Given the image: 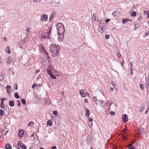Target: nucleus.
<instances>
[{"instance_id": "2", "label": "nucleus", "mask_w": 149, "mask_h": 149, "mask_svg": "<svg viewBox=\"0 0 149 149\" xmlns=\"http://www.w3.org/2000/svg\"><path fill=\"white\" fill-rule=\"evenodd\" d=\"M57 33H64L65 28L63 24L61 22L58 23L56 25Z\"/></svg>"}, {"instance_id": "33", "label": "nucleus", "mask_w": 149, "mask_h": 149, "mask_svg": "<svg viewBox=\"0 0 149 149\" xmlns=\"http://www.w3.org/2000/svg\"><path fill=\"white\" fill-rule=\"evenodd\" d=\"M53 114L56 116L58 115V113L57 111H53Z\"/></svg>"}, {"instance_id": "28", "label": "nucleus", "mask_w": 149, "mask_h": 149, "mask_svg": "<svg viewBox=\"0 0 149 149\" xmlns=\"http://www.w3.org/2000/svg\"><path fill=\"white\" fill-rule=\"evenodd\" d=\"M110 84L113 85V87H116V85L113 81H111Z\"/></svg>"}, {"instance_id": "49", "label": "nucleus", "mask_w": 149, "mask_h": 149, "mask_svg": "<svg viewBox=\"0 0 149 149\" xmlns=\"http://www.w3.org/2000/svg\"><path fill=\"white\" fill-rule=\"evenodd\" d=\"M41 0H33V2H39L41 1Z\"/></svg>"}, {"instance_id": "32", "label": "nucleus", "mask_w": 149, "mask_h": 149, "mask_svg": "<svg viewBox=\"0 0 149 149\" xmlns=\"http://www.w3.org/2000/svg\"><path fill=\"white\" fill-rule=\"evenodd\" d=\"M3 111H4L2 109H0V116H3Z\"/></svg>"}, {"instance_id": "17", "label": "nucleus", "mask_w": 149, "mask_h": 149, "mask_svg": "<svg viewBox=\"0 0 149 149\" xmlns=\"http://www.w3.org/2000/svg\"><path fill=\"white\" fill-rule=\"evenodd\" d=\"M4 112H7L8 113L9 111V108L8 107H5L4 108V109L3 110ZM8 115V113L7 116Z\"/></svg>"}, {"instance_id": "3", "label": "nucleus", "mask_w": 149, "mask_h": 149, "mask_svg": "<svg viewBox=\"0 0 149 149\" xmlns=\"http://www.w3.org/2000/svg\"><path fill=\"white\" fill-rule=\"evenodd\" d=\"M52 31V29L50 28L48 32H45L41 34V39H45V38H50V35Z\"/></svg>"}, {"instance_id": "56", "label": "nucleus", "mask_w": 149, "mask_h": 149, "mask_svg": "<svg viewBox=\"0 0 149 149\" xmlns=\"http://www.w3.org/2000/svg\"><path fill=\"white\" fill-rule=\"evenodd\" d=\"M149 35V31H148L147 33L145 34V36L146 37Z\"/></svg>"}, {"instance_id": "27", "label": "nucleus", "mask_w": 149, "mask_h": 149, "mask_svg": "<svg viewBox=\"0 0 149 149\" xmlns=\"http://www.w3.org/2000/svg\"><path fill=\"white\" fill-rule=\"evenodd\" d=\"M104 21L103 20V19H101L100 21V24L101 25H104Z\"/></svg>"}, {"instance_id": "20", "label": "nucleus", "mask_w": 149, "mask_h": 149, "mask_svg": "<svg viewBox=\"0 0 149 149\" xmlns=\"http://www.w3.org/2000/svg\"><path fill=\"white\" fill-rule=\"evenodd\" d=\"M89 110L88 109H87L86 110V116L87 117H88L89 114Z\"/></svg>"}, {"instance_id": "23", "label": "nucleus", "mask_w": 149, "mask_h": 149, "mask_svg": "<svg viewBox=\"0 0 149 149\" xmlns=\"http://www.w3.org/2000/svg\"><path fill=\"white\" fill-rule=\"evenodd\" d=\"M54 14H52V15L50 16L49 19V21L50 22H52L53 21L52 18H54Z\"/></svg>"}, {"instance_id": "31", "label": "nucleus", "mask_w": 149, "mask_h": 149, "mask_svg": "<svg viewBox=\"0 0 149 149\" xmlns=\"http://www.w3.org/2000/svg\"><path fill=\"white\" fill-rule=\"evenodd\" d=\"M3 74L1 73H0V81H2L3 79Z\"/></svg>"}, {"instance_id": "54", "label": "nucleus", "mask_w": 149, "mask_h": 149, "mask_svg": "<svg viewBox=\"0 0 149 149\" xmlns=\"http://www.w3.org/2000/svg\"><path fill=\"white\" fill-rule=\"evenodd\" d=\"M144 109V107H141L140 109V111L141 112H142Z\"/></svg>"}, {"instance_id": "58", "label": "nucleus", "mask_w": 149, "mask_h": 149, "mask_svg": "<svg viewBox=\"0 0 149 149\" xmlns=\"http://www.w3.org/2000/svg\"><path fill=\"white\" fill-rule=\"evenodd\" d=\"M17 144L19 145V146H21V143L20 141H18L17 143Z\"/></svg>"}, {"instance_id": "14", "label": "nucleus", "mask_w": 149, "mask_h": 149, "mask_svg": "<svg viewBox=\"0 0 149 149\" xmlns=\"http://www.w3.org/2000/svg\"><path fill=\"white\" fill-rule=\"evenodd\" d=\"M12 61V59L11 57L10 56H9L8 58V60L7 61V63H11Z\"/></svg>"}, {"instance_id": "13", "label": "nucleus", "mask_w": 149, "mask_h": 149, "mask_svg": "<svg viewBox=\"0 0 149 149\" xmlns=\"http://www.w3.org/2000/svg\"><path fill=\"white\" fill-rule=\"evenodd\" d=\"M9 105L11 107H13L14 106L15 103L12 100H10L9 101Z\"/></svg>"}, {"instance_id": "7", "label": "nucleus", "mask_w": 149, "mask_h": 149, "mask_svg": "<svg viewBox=\"0 0 149 149\" xmlns=\"http://www.w3.org/2000/svg\"><path fill=\"white\" fill-rule=\"evenodd\" d=\"M122 118L123 120V121L124 122H126L128 120L127 115L126 114H124L122 116Z\"/></svg>"}, {"instance_id": "35", "label": "nucleus", "mask_w": 149, "mask_h": 149, "mask_svg": "<svg viewBox=\"0 0 149 149\" xmlns=\"http://www.w3.org/2000/svg\"><path fill=\"white\" fill-rule=\"evenodd\" d=\"M6 100L5 98H1V104H4V100Z\"/></svg>"}, {"instance_id": "24", "label": "nucleus", "mask_w": 149, "mask_h": 149, "mask_svg": "<svg viewBox=\"0 0 149 149\" xmlns=\"http://www.w3.org/2000/svg\"><path fill=\"white\" fill-rule=\"evenodd\" d=\"M129 149H135V148L132 147V144H129L128 146Z\"/></svg>"}, {"instance_id": "15", "label": "nucleus", "mask_w": 149, "mask_h": 149, "mask_svg": "<svg viewBox=\"0 0 149 149\" xmlns=\"http://www.w3.org/2000/svg\"><path fill=\"white\" fill-rule=\"evenodd\" d=\"M43 19L45 21H46L48 19V16L47 15L45 14H44L42 15Z\"/></svg>"}, {"instance_id": "19", "label": "nucleus", "mask_w": 149, "mask_h": 149, "mask_svg": "<svg viewBox=\"0 0 149 149\" xmlns=\"http://www.w3.org/2000/svg\"><path fill=\"white\" fill-rule=\"evenodd\" d=\"M14 97L16 99H19V96L17 92H16L14 94Z\"/></svg>"}, {"instance_id": "9", "label": "nucleus", "mask_w": 149, "mask_h": 149, "mask_svg": "<svg viewBox=\"0 0 149 149\" xmlns=\"http://www.w3.org/2000/svg\"><path fill=\"white\" fill-rule=\"evenodd\" d=\"M26 41H25L24 39L23 40H21L19 42V46L20 48H21L22 46Z\"/></svg>"}, {"instance_id": "60", "label": "nucleus", "mask_w": 149, "mask_h": 149, "mask_svg": "<svg viewBox=\"0 0 149 149\" xmlns=\"http://www.w3.org/2000/svg\"><path fill=\"white\" fill-rule=\"evenodd\" d=\"M52 149H57L56 146H53L52 147Z\"/></svg>"}, {"instance_id": "34", "label": "nucleus", "mask_w": 149, "mask_h": 149, "mask_svg": "<svg viewBox=\"0 0 149 149\" xmlns=\"http://www.w3.org/2000/svg\"><path fill=\"white\" fill-rule=\"evenodd\" d=\"M146 84L147 87L148 86L149 87V82L146 79Z\"/></svg>"}, {"instance_id": "64", "label": "nucleus", "mask_w": 149, "mask_h": 149, "mask_svg": "<svg viewBox=\"0 0 149 149\" xmlns=\"http://www.w3.org/2000/svg\"><path fill=\"white\" fill-rule=\"evenodd\" d=\"M51 70V68L50 67H48L47 68V70Z\"/></svg>"}, {"instance_id": "26", "label": "nucleus", "mask_w": 149, "mask_h": 149, "mask_svg": "<svg viewBox=\"0 0 149 149\" xmlns=\"http://www.w3.org/2000/svg\"><path fill=\"white\" fill-rule=\"evenodd\" d=\"M20 147H21V148L22 149H26V147L25 145L24 144L22 143V144L21 145Z\"/></svg>"}, {"instance_id": "37", "label": "nucleus", "mask_w": 149, "mask_h": 149, "mask_svg": "<svg viewBox=\"0 0 149 149\" xmlns=\"http://www.w3.org/2000/svg\"><path fill=\"white\" fill-rule=\"evenodd\" d=\"M47 125H49V126H51L52 125V123L51 122V121L50 122L49 120L47 122Z\"/></svg>"}, {"instance_id": "36", "label": "nucleus", "mask_w": 149, "mask_h": 149, "mask_svg": "<svg viewBox=\"0 0 149 149\" xmlns=\"http://www.w3.org/2000/svg\"><path fill=\"white\" fill-rule=\"evenodd\" d=\"M21 102L23 104H25L26 103L25 100L24 99H22L21 100Z\"/></svg>"}, {"instance_id": "63", "label": "nucleus", "mask_w": 149, "mask_h": 149, "mask_svg": "<svg viewBox=\"0 0 149 149\" xmlns=\"http://www.w3.org/2000/svg\"><path fill=\"white\" fill-rule=\"evenodd\" d=\"M148 109H149V108H148V109L145 112V114H146L148 112Z\"/></svg>"}, {"instance_id": "53", "label": "nucleus", "mask_w": 149, "mask_h": 149, "mask_svg": "<svg viewBox=\"0 0 149 149\" xmlns=\"http://www.w3.org/2000/svg\"><path fill=\"white\" fill-rule=\"evenodd\" d=\"M88 120L90 122H91L93 120V119L91 118H90L88 119Z\"/></svg>"}, {"instance_id": "11", "label": "nucleus", "mask_w": 149, "mask_h": 149, "mask_svg": "<svg viewBox=\"0 0 149 149\" xmlns=\"http://www.w3.org/2000/svg\"><path fill=\"white\" fill-rule=\"evenodd\" d=\"M44 102H45V103L47 104H50L51 103V101L48 98H46L45 99V101Z\"/></svg>"}, {"instance_id": "44", "label": "nucleus", "mask_w": 149, "mask_h": 149, "mask_svg": "<svg viewBox=\"0 0 149 149\" xmlns=\"http://www.w3.org/2000/svg\"><path fill=\"white\" fill-rule=\"evenodd\" d=\"M105 37L106 39H109V36L108 35H106L105 36Z\"/></svg>"}, {"instance_id": "5", "label": "nucleus", "mask_w": 149, "mask_h": 149, "mask_svg": "<svg viewBox=\"0 0 149 149\" xmlns=\"http://www.w3.org/2000/svg\"><path fill=\"white\" fill-rule=\"evenodd\" d=\"M102 26H104V25H101L100 24H99V31L102 34L104 31V29H103Z\"/></svg>"}, {"instance_id": "18", "label": "nucleus", "mask_w": 149, "mask_h": 149, "mask_svg": "<svg viewBox=\"0 0 149 149\" xmlns=\"http://www.w3.org/2000/svg\"><path fill=\"white\" fill-rule=\"evenodd\" d=\"M6 149H12V147L8 144H7L5 146Z\"/></svg>"}, {"instance_id": "46", "label": "nucleus", "mask_w": 149, "mask_h": 149, "mask_svg": "<svg viewBox=\"0 0 149 149\" xmlns=\"http://www.w3.org/2000/svg\"><path fill=\"white\" fill-rule=\"evenodd\" d=\"M117 56L118 57L120 58L121 56V55L120 54V53H117Z\"/></svg>"}, {"instance_id": "25", "label": "nucleus", "mask_w": 149, "mask_h": 149, "mask_svg": "<svg viewBox=\"0 0 149 149\" xmlns=\"http://www.w3.org/2000/svg\"><path fill=\"white\" fill-rule=\"evenodd\" d=\"M119 13V12L118 11H115L113 12L112 13V15L114 17H116L117 15H116V13Z\"/></svg>"}, {"instance_id": "39", "label": "nucleus", "mask_w": 149, "mask_h": 149, "mask_svg": "<svg viewBox=\"0 0 149 149\" xmlns=\"http://www.w3.org/2000/svg\"><path fill=\"white\" fill-rule=\"evenodd\" d=\"M109 114L113 116L115 114V113L114 112L112 111H110L109 112Z\"/></svg>"}, {"instance_id": "6", "label": "nucleus", "mask_w": 149, "mask_h": 149, "mask_svg": "<svg viewBox=\"0 0 149 149\" xmlns=\"http://www.w3.org/2000/svg\"><path fill=\"white\" fill-rule=\"evenodd\" d=\"M24 134V132L22 130H20L18 133V136L19 137H22Z\"/></svg>"}, {"instance_id": "29", "label": "nucleus", "mask_w": 149, "mask_h": 149, "mask_svg": "<svg viewBox=\"0 0 149 149\" xmlns=\"http://www.w3.org/2000/svg\"><path fill=\"white\" fill-rule=\"evenodd\" d=\"M29 35H28L27 34H26L25 36V37L24 38V39L25 41H26L28 39V38L29 37Z\"/></svg>"}, {"instance_id": "51", "label": "nucleus", "mask_w": 149, "mask_h": 149, "mask_svg": "<svg viewBox=\"0 0 149 149\" xmlns=\"http://www.w3.org/2000/svg\"><path fill=\"white\" fill-rule=\"evenodd\" d=\"M0 106L1 108H4L5 107L4 104H1Z\"/></svg>"}, {"instance_id": "42", "label": "nucleus", "mask_w": 149, "mask_h": 149, "mask_svg": "<svg viewBox=\"0 0 149 149\" xmlns=\"http://www.w3.org/2000/svg\"><path fill=\"white\" fill-rule=\"evenodd\" d=\"M84 91L83 90H81L79 92L80 94L81 95L83 93H84Z\"/></svg>"}, {"instance_id": "55", "label": "nucleus", "mask_w": 149, "mask_h": 149, "mask_svg": "<svg viewBox=\"0 0 149 149\" xmlns=\"http://www.w3.org/2000/svg\"><path fill=\"white\" fill-rule=\"evenodd\" d=\"M109 21H110V19H105L106 23H107Z\"/></svg>"}, {"instance_id": "50", "label": "nucleus", "mask_w": 149, "mask_h": 149, "mask_svg": "<svg viewBox=\"0 0 149 149\" xmlns=\"http://www.w3.org/2000/svg\"><path fill=\"white\" fill-rule=\"evenodd\" d=\"M11 87L10 86H7L6 87V88L8 90L9 89H10L11 88Z\"/></svg>"}, {"instance_id": "16", "label": "nucleus", "mask_w": 149, "mask_h": 149, "mask_svg": "<svg viewBox=\"0 0 149 149\" xmlns=\"http://www.w3.org/2000/svg\"><path fill=\"white\" fill-rule=\"evenodd\" d=\"M88 95H89V94L88 93L86 92V93H83L81 95V96L82 97H86V96H87Z\"/></svg>"}, {"instance_id": "1", "label": "nucleus", "mask_w": 149, "mask_h": 149, "mask_svg": "<svg viewBox=\"0 0 149 149\" xmlns=\"http://www.w3.org/2000/svg\"><path fill=\"white\" fill-rule=\"evenodd\" d=\"M50 50L51 55L54 57L58 54L60 48L59 46L52 44L49 46Z\"/></svg>"}, {"instance_id": "21", "label": "nucleus", "mask_w": 149, "mask_h": 149, "mask_svg": "<svg viewBox=\"0 0 149 149\" xmlns=\"http://www.w3.org/2000/svg\"><path fill=\"white\" fill-rule=\"evenodd\" d=\"M50 77L53 79H55L56 78V77L54 75V74L52 73L49 74Z\"/></svg>"}, {"instance_id": "57", "label": "nucleus", "mask_w": 149, "mask_h": 149, "mask_svg": "<svg viewBox=\"0 0 149 149\" xmlns=\"http://www.w3.org/2000/svg\"><path fill=\"white\" fill-rule=\"evenodd\" d=\"M84 102L85 103H88V100L87 99L85 98L84 100Z\"/></svg>"}, {"instance_id": "10", "label": "nucleus", "mask_w": 149, "mask_h": 149, "mask_svg": "<svg viewBox=\"0 0 149 149\" xmlns=\"http://www.w3.org/2000/svg\"><path fill=\"white\" fill-rule=\"evenodd\" d=\"M131 20L129 18H127L123 19L122 20V22L123 24H125L129 21H131Z\"/></svg>"}, {"instance_id": "38", "label": "nucleus", "mask_w": 149, "mask_h": 149, "mask_svg": "<svg viewBox=\"0 0 149 149\" xmlns=\"http://www.w3.org/2000/svg\"><path fill=\"white\" fill-rule=\"evenodd\" d=\"M7 49H6V50L7 51V50H8V54H10V48H9V47L8 46L7 47Z\"/></svg>"}, {"instance_id": "41", "label": "nucleus", "mask_w": 149, "mask_h": 149, "mask_svg": "<svg viewBox=\"0 0 149 149\" xmlns=\"http://www.w3.org/2000/svg\"><path fill=\"white\" fill-rule=\"evenodd\" d=\"M143 85L142 84H141L140 85V87L141 89L143 90L144 89V87L143 86Z\"/></svg>"}, {"instance_id": "22", "label": "nucleus", "mask_w": 149, "mask_h": 149, "mask_svg": "<svg viewBox=\"0 0 149 149\" xmlns=\"http://www.w3.org/2000/svg\"><path fill=\"white\" fill-rule=\"evenodd\" d=\"M96 97H94L93 98V101L95 102V103H96V104H97L98 100L97 99H96Z\"/></svg>"}, {"instance_id": "30", "label": "nucleus", "mask_w": 149, "mask_h": 149, "mask_svg": "<svg viewBox=\"0 0 149 149\" xmlns=\"http://www.w3.org/2000/svg\"><path fill=\"white\" fill-rule=\"evenodd\" d=\"M131 15L132 16L134 17L136 15V12L135 11H133L132 12Z\"/></svg>"}, {"instance_id": "47", "label": "nucleus", "mask_w": 149, "mask_h": 149, "mask_svg": "<svg viewBox=\"0 0 149 149\" xmlns=\"http://www.w3.org/2000/svg\"><path fill=\"white\" fill-rule=\"evenodd\" d=\"M47 73L48 74H51L52 73V72L51 70H47Z\"/></svg>"}, {"instance_id": "8", "label": "nucleus", "mask_w": 149, "mask_h": 149, "mask_svg": "<svg viewBox=\"0 0 149 149\" xmlns=\"http://www.w3.org/2000/svg\"><path fill=\"white\" fill-rule=\"evenodd\" d=\"M2 132L3 134L6 135L8 132V129L6 127H5L3 130Z\"/></svg>"}, {"instance_id": "4", "label": "nucleus", "mask_w": 149, "mask_h": 149, "mask_svg": "<svg viewBox=\"0 0 149 149\" xmlns=\"http://www.w3.org/2000/svg\"><path fill=\"white\" fill-rule=\"evenodd\" d=\"M64 33H58V39L60 41H62L64 39Z\"/></svg>"}, {"instance_id": "43", "label": "nucleus", "mask_w": 149, "mask_h": 149, "mask_svg": "<svg viewBox=\"0 0 149 149\" xmlns=\"http://www.w3.org/2000/svg\"><path fill=\"white\" fill-rule=\"evenodd\" d=\"M33 124V122L32 121H31L29 123L28 125L29 126V125H31V126H32Z\"/></svg>"}, {"instance_id": "12", "label": "nucleus", "mask_w": 149, "mask_h": 149, "mask_svg": "<svg viewBox=\"0 0 149 149\" xmlns=\"http://www.w3.org/2000/svg\"><path fill=\"white\" fill-rule=\"evenodd\" d=\"M96 14L95 13H94L93 15L92 19L96 22H97L98 20H97L96 17Z\"/></svg>"}, {"instance_id": "61", "label": "nucleus", "mask_w": 149, "mask_h": 149, "mask_svg": "<svg viewBox=\"0 0 149 149\" xmlns=\"http://www.w3.org/2000/svg\"><path fill=\"white\" fill-rule=\"evenodd\" d=\"M40 72V70H37L36 71H35V72L36 73H38L39 72Z\"/></svg>"}, {"instance_id": "52", "label": "nucleus", "mask_w": 149, "mask_h": 149, "mask_svg": "<svg viewBox=\"0 0 149 149\" xmlns=\"http://www.w3.org/2000/svg\"><path fill=\"white\" fill-rule=\"evenodd\" d=\"M36 84H34L32 86V88H34L36 86Z\"/></svg>"}, {"instance_id": "59", "label": "nucleus", "mask_w": 149, "mask_h": 149, "mask_svg": "<svg viewBox=\"0 0 149 149\" xmlns=\"http://www.w3.org/2000/svg\"><path fill=\"white\" fill-rule=\"evenodd\" d=\"M14 86L15 88V89L17 90L18 89V86L17 84H15L14 85Z\"/></svg>"}, {"instance_id": "40", "label": "nucleus", "mask_w": 149, "mask_h": 149, "mask_svg": "<svg viewBox=\"0 0 149 149\" xmlns=\"http://www.w3.org/2000/svg\"><path fill=\"white\" fill-rule=\"evenodd\" d=\"M20 102L19 101L17 100L16 102V104L18 106H19L20 105Z\"/></svg>"}, {"instance_id": "48", "label": "nucleus", "mask_w": 149, "mask_h": 149, "mask_svg": "<svg viewBox=\"0 0 149 149\" xmlns=\"http://www.w3.org/2000/svg\"><path fill=\"white\" fill-rule=\"evenodd\" d=\"M7 93L9 94H10L11 93V90L9 89L7 90Z\"/></svg>"}, {"instance_id": "45", "label": "nucleus", "mask_w": 149, "mask_h": 149, "mask_svg": "<svg viewBox=\"0 0 149 149\" xmlns=\"http://www.w3.org/2000/svg\"><path fill=\"white\" fill-rule=\"evenodd\" d=\"M30 29H31L30 28L28 27L26 29V32H29Z\"/></svg>"}, {"instance_id": "62", "label": "nucleus", "mask_w": 149, "mask_h": 149, "mask_svg": "<svg viewBox=\"0 0 149 149\" xmlns=\"http://www.w3.org/2000/svg\"><path fill=\"white\" fill-rule=\"evenodd\" d=\"M123 138L125 140L126 139V136H125V135H123Z\"/></svg>"}]
</instances>
